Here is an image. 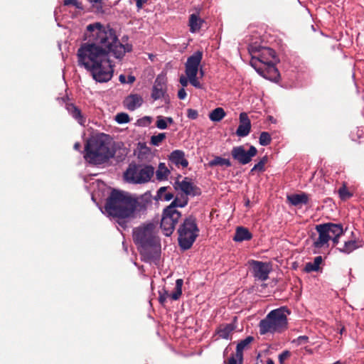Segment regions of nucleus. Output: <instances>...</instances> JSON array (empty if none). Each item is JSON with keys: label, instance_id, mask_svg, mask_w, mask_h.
<instances>
[{"label": "nucleus", "instance_id": "2f4dec72", "mask_svg": "<svg viewBox=\"0 0 364 364\" xmlns=\"http://www.w3.org/2000/svg\"><path fill=\"white\" fill-rule=\"evenodd\" d=\"M170 173V170L166 166L165 164L160 163L159 165V168L156 171V178L160 181L166 180Z\"/></svg>", "mask_w": 364, "mask_h": 364}, {"label": "nucleus", "instance_id": "0e129e2a", "mask_svg": "<svg viewBox=\"0 0 364 364\" xmlns=\"http://www.w3.org/2000/svg\"><path fill=\"white\" fill-rule=\"evenodd\" d=\"M74 149L77 151H80L81 144L80 142H75L73 146Z\"/></svg>", "mask_w": 364, "mask_h": 364}, {"label": "nucleus", "instance_id": "f704fd0d", "mask_svg": "<svg viewBox=\"0 0 364 364\" xmlns=\"http://www.w3.org/2000/svg\"><path fill=\"white\" fill-rule=\"evenodd\" d=\"M272 142V137L269 132H262L259 137V143L261 146H268Z\"/></svg>", "mask_w": 364, "mask_h": 364}, {"label": "nucleus", "instance_id": "09e8293b", "mask_svg": "<svg viewBox=\"0 0 364 364\" xmlns=\"http://www.w3.org/2000/svg\"><path fill=\"white\" fill-rule=\"evenodd\" d=\"M187 117L190 119H196L198 117V112L196 109L189 108L187 109Z\"/></svg>", "mask_w": 364, "mask_h": 364}, {"label": "nucleus", "instance_id": "49530a36", "mask_svg": "<svg viewBox=\"0 0 364 364\" xmlns=\"http://www.w3.org/2000/svg\"><path fill=\"white\" fill-rule=\"evenodd\" d=\"M309 337L307 336H299L294 339L291 343L299 346L309 343Z\"/></svg>", "mask_w": 364, "mask_h": 364}, {"label": "nucleus", "instance_id": "412c9836", "mask_svg": "<svg viewBox=\"0 0 364 364\" xmlns=\"http://www.w3.org/2000/svg\"><path fill=\"white\" fill-rule=\"evenodd\" d=\"M287 200L294 206L306 205L309 201V195L304 192L287 196Z\"/></svg>", "mask_w": 364, "mask_h": 364}, {"label": "nucleus", "instance_id": "c9c22d12", "mask_svg": "<svg viewBox=\"0 0 364 364\" xmlns=\"http://www.w3.org/2000/svg\"><path fill=\"white\" fill-rule=\"evenodd\" d=\"M166 134L164 132L159 133L157 135L151 136L150 144L154 146H159L160 144L166 139Z\"/></svg>", "mask_w": 364, "mask_h": 364}, {"label": "nucleus", "instance_id": "13d9d810", "mask_svg": "<svg viewBox=\"0 0 364 364\" xmlns=\"http://www.w3.org/2000/svg\"><path fill=\"white\" fill-rule=\"evenodd\" d=\"M135 80H136L135 76H134L132 75H129L127 76V84L131 85V84L134 83Z\"/></svg>", "mask_w": 364, "mask_h": 364}, {"label": "nucleus", "instance_id": "680f3d73", "mask_svg": "<svg viewBox=\"0 0 364 364\" xmlns=\"http://www.w3.org/2000/svg\"><path fill=\"white\" fill-rule=\"evenodd\" d=\"M339 237L340 236H332L331 239L334 245H337L339 242Z\"/></svg>", "mask_w": 364, "mask_h": 364}, {"label": "nucleus", "instance_id": "5fc2aeb1", "mask_svg": "<svg viewBox=\"0 0 364 364\" xmlns=\"http://www.w3.org/2000/svg\"><path fill=\"white\" fill-rule=\"evenodd\" d=\"M186 96H187V93L183 87L181 88L178 91V97L180 100H184L186 97Z\"/></svg>", "mask_w": 364, "mask_h": 364}, {"label": "nucleus", "instance_id": "a211bd4d", "mask_svg": "<svg viewBox=\"0 0 364 364\" xmlns=\"http://www.w3.org/2000/svg\"><path fill=\"white\" fill-rule=\"evenodd\" d=\"M65 109L68 111V114L75 121H77L79 124H80L81 126H85L86 123V118L82 114L80 109L78 107H77L74 103L66 102Z\"/></svg>", "mask_w": 364, "mask_h": 364}, {"label": "nucleus", "instance_id": "72a5a7b5", "mask_svg": "<svg viewBox=\"0 0 364 364\" xmlns=\"http://www.w3.org/2000/svg\"><path fill=\"white\" fill-rule=\"evenodd\" d=\"M183 284V280L182 279H178L176 281V287L175 290L171 294H168V296L173 301H177L179 299L181 296L182 295V287Z\"/></svg>", "mask_w": 364, "mask_h": 364}, {"label": "nucleus", "instance_id": "ddd939ff", "mask_svg": "<svg viewBox=\"0 0 364 364\" xmlns=\"http://www.w3.org/2000/svg\"><path fill=\"white\" fill-rule=\"evenodd\" d=\"M278 62H273L269 64L264 65L265 68H254L256 72L263 77L264 78L269 80L272 82H277L280 78V73L276 67V64Z\"/></svg>", "mask_w": 364, "mask_h": 364}, {"label": "nucleus", "instance_id": "e2e57ef3", "mask_svg": "<svg viewBox=\"0 0 364 364\" xmlns=\"http://www.w3.org/2000/svg\"><path fill=\"white\" fill-rule=\"evenodd\" d=\"M166 124H172L174 123L173 119L171 117H164Z\"/></svg>", "mask_w": 364, "mask_h": 364}, {"label": "nucleus", "instance_id": "a878e982", "mask_svg": "<svg viewBox=\"0 0 364 364\" xmlns=\"http://www.w3.org/2000/svg\"><path fill=\"white\" fill-rule=\"evenodd\" d=\"M189 199L186 196H178L172 200L171 203L167 206L171 209L177 210L178 208H185L188 203Z\"/></svg>", "mask_w": 364, "mask_h": 364}, {"label": "nucleus", "instance_id": "c756f323", "mask_svg": "<svg viewBox=\"0 0 364 364\" xmlns=\"http://www.w3.org/2000/svg\"><path fill=\"white\" fill-rule=\"evenodd\" d=\"M358 248V245L355 240H348L344 242L342 247H337L336 250L343 254L349 255Z\"/></svg>", "mask_w": 364, "mask_h": 364}, {"label": "nucleus", "instance_id": "f8f14e48", "mask_svg": "<svg viewBox=\"0 0 364 364\" xmlns=\"http://www.w3.org/2000/svg\"><path fill=\"white\" fill-rule=\"evenodd\" d=\"M167 91V78L165 74H159L152 86L151 97L153 100L156 101L164 96L165 92Z\"/></svg>", "mask_w": 364, "mask_h": 364}, {"label": "nucleus", "instance_id": "6e6d98bb", "mask_svg": "<svg viewBox=\"0 0 364 364\" xmlns=\"http://www.w3.org/2000/svg\"><path fill=\"white\" fill-rule=\"evenodd\" d=\"M188 77H185L183 75H181L180 77V80H179V82L181 83V85L183 86V87H186L188 85Z\"/></svg>", "mask_w": 364, "mask_h": 364}, {"label": "nucleus", "instance_id": "603ef678", "mask_svg": "<svg viewBox=\"0 0 364 364\" xmlns=\"http://www.w3.org/2000/svg\"><path fill=\"white\" fill-rule=\"evenodd\" d=\"M174 198V194L172 192H165L163 194V200L164 201H170L172 200Z\"/></svg>", "mask_w": 364, "mask_h": 364}, {"label": "nucleus", "instance_id": "cd10ccee", "mask_svg": "<svg viewBox=\"0 0 364 364\" xmlns=\"http://www.w3.org/2000/svg\"><path fill=\"white\" fill-rule=\"evenodd\" d=\"M208 166L210 168L215 166L230 167L232 166V163L229 159H225L219 156H215L212 160L208 161Z\"/></svg>", "mask_w": 364, "mask_h": 364}, {"label": "nucleus", "instance_id": "6ab92c4d", "mask_svg": "<svg viewBox=\"0 0 364 364\" xmlns=\"http://www.w3.org/2000/svg\"><path fill=\"white\" fill-rule=\"evenodd\" d=\"M193 185L190 178L185 177L181 181L178 179L175 181L173 186L176 191H181L183 193L181 195L188 197L191 194Z\"/></svg>", "mask_w": 364, "mask_h": 364}, {"label": "nucleus", "instance_id": "9b49d317", "mask_svg": "<svg viewBox=\"0 0 364 364\" xmlns=\"http://www.w3.org/2000/svg\"><path fill=\"white\" fill-rule=\"evenodd\" d=\"M252 276L260 281H266L272 270L269 263L252 259L250 261Z\"/></svg>", "mask_w": 364, "mask_h": 364}, {"label": "nucleus", "instance_id": "4c0bfd02", "mask_svg": "<svg viewBox=\"0 0 364 364\" xmlns=\"http://www.w3.org/2000/svg\"><path fill=\"white\" fill-rule=\"evenodd\" d=\"M349 136L353 141L359 142V139L363 136V132L362 129L356 127L350 132Z\"/></svg>", "mask_w": 364, "mask_h": 364}, {"label": "nucleus", "instance_id": "473e14b6", "mask_svg": "<svg viewBox=\"0 0 364 364\" xmlns=\"http://www.w3.org/2000/svg\"><path fill=\"white\" fill-rule=\"evenodd\" d=\"M254 341V337L252 336H247L245 339L241 340L236 346V353L240 356H243L244 349Z\"/></svg>", "mask_w": 364, "mask_h": 364}, {"label": "nucleus", "instance_id": "ea45409f", "mask_svg": "<svg viewBox=\"0 0 364 364\" xmlns=\"http://www.w3.org/2000/svg\"><path fill=\"white\" fill-rule=\"evenodd\" d=\"M152 117L150 116H144L136 121V124L139 127H149L152 122Z\"/></svg>", "mask_w": 364, "mask_h": 364}, {"label": "nucleus", "instance_id": "f03ea898", "mask_svg": "<svg viewBox=\"0 0 364 364\" xmlns=\"http://www.w3.org/2000/svg\"><path fill=\"white\" fill-rule=\"evenodd\" d=\"M169 186L160 187L153 197L147 191L141 195H132L124 191L113 189L107 198L102 213L116 224L117 228L125 230L129 228L131 220L145 216L148 208L151 207L152 200H163V194Z\"/></svg>", "mask_w": 364, "mask_h": 364}, {"label": "nucleus", "instance_id": "6e6552de", "mask_svg": "<svg viewBox=\"0 0 364 364\" xmlns=\"http://www.w3.org/2000/svg\"><path fill=\"white\" fill-rule=\"evenodd\" d=\"M248 51L252 56L250 65L254 68H257L258 63L267 65L273 62H279L275 50L271 48L262 46L256 43L250 44L248 47Z\"/></svg>", "mask_w": 364, "mask_h": 364}, {"label": "nucleus", "instance_id": "dca6fc26", "mask_svg": "<svg viewBox=\"0 0 364 364\" xmlns=\"http://www.w3.org/2000/svg\"><path fill=\"white\" fill-rule=\"evenodd\" d=\"M316 230L318 233V237L314 242L315 248H321L323 247L331 239V235H329L324 224H319L316 226Z\"/></svg>", "mask_w": 364, "mask_h": 364}, {"label": "nucleus", "instance_id": "bf43d9fd", "mask_svg": "<svg viewBox=\"0 0 364 364\" xmlns=\"http://www.w3.org/2000/svg\"><path fill=\"white\" fill-rule=\"evenodd\" d=\"M119 81L122 84H125V83H127V78H126V76H125L124 74H121V75L119 76Z\"/></svg>", "mask_w": 364, "mask_h": 364}, {"label": "nucleus", "instance_id": "c85d7f7f", "mask_svg": "<svg viewBox=\"0 0 364 364\" xmlns=\"http://www.w3.org/2000/svg\"><path fill=\"white\" fill-rule=\"evenodd\" d=\"M323 262L321 256H317L314 258L313 262H307L304 267V272L306 273L312 272H318L320 269V264Z\"/></svg>", "mask_w": 364, "mask_h": 364}, {"label": "nucleus", "instance_id": "aec40b11", "mask_svg": "<svg viewBox=\"0 0 364 364\" xmlns=\"http://www.w3.org/2000/svg\"><path fill=\"white\" fill-rule=\"evenodd\" d=\"M168 160L178 167L181 166L183 168H186L188 166V161L185 158V153L182 150L176 149L172 151L168 155Z\"/></svg>", "mask_w": 364, "mask_h": 364}, {"label": "nucleus", "instance_id": "774afa93", "mask_svg": "<svg viewBox=\"0 0 364 364\" xmlns=\"http://www.w3.org/2000/svg\"><path fill=\"white\" fill-rule=\"evenodd\" d=\"M267 364H274V362L272 359L269 358L267 360Z\"/></svg>", "mask_w": 364, "mask_h": 364}, {"label": "nucleus", "instance_id": "5701e85b", "mask_svg": "<svg viewBox=\"0 0 364 364\" xmlns=\"http://www.w3.org/2000/svg\"><path fill=\"white\" fill-rule=\"evenodd\" d=\"M252 238V234L245 227L240 226L236 228L233 240L235 242L248 241Z\"/></svg>", "mask_w": 364, "mask_h": 364}, {"label": "nucleus", "instance_id": "4be33fe9", "mask_svg": "<svg viewBox=\"0 0 364 364\" xmlns=\"http://www.w3.org/2000/svg\"><path fill=\"white\" fill-rule=\"evenodd\" d=\"M111 151L114 152L113 158H114L117 162L124 161L128 154V150L123 146V144L115 145L114 143H112Z\"/></svg>", "mask_w": 364, "mask_h": 364}, {"label": "nucleus", "instance_id": "a18cd8bd", "mask_svg": "<svg viewBox=\"0 0 364 364\" xmlns=\"http://www.w3.org/2000/svg\"><path fill=\"white\" fill-rule=\"evenodd\" d=\"M198 74L187 75L190 83L196 88L201 89L202 85L197 79Z\"/></svg>", "mask_w": 364, "mask_h": 364}, {"label": "nucleus", "instance_id": "3c124183", "mask_svg": "<svg viewBox=\"0 0 364 364\" xmlns=\"http://www.w3.org/2000/svg\"><path fill=\"white\" fill-rule=\"evenodd\" d=\"M290 356V352L289 350H284L279 355V361L282 364L283 362Z\"/></svg>", "mask_w": 364, "mask_h": 364}, {"label": "nucleus", "instance_id": "4d7b16f0", "mask_svg": "<svg viewBox=\"0 0 364 364\" xmlns=\"http://www.w3.org/2000/svg\"><path fill=\"white\" fill-rule=\"evenodd\" d=\"M146 0H136V7L138 11L143 8L144 4L146 3Z\"/></svg>", "mask_w": 364, "mask_h": 364}, {"label": "nucleus", "instance_id": "2eb2a0df", "mask_svg": "<svg viewBox=\"0 0 364 364\" xmlns=\"http://www.w3.org/2000/svg\"><path fill=\"white\" fill-rule=\"evenodd\" d=\"M240 124L236 130L235 134L239 137L247 136L251 130V122L246 112L240 114Z\"/></svg>", "mask_w": 364, "mask_h": 364}, {"label": "nucleus", "instance_id": "052dcab7", "mask_svg": "<svg viewBox=\"0 0 364 364\" xmlns=\"http://www.w3.org/2000/svg\"><path fill=\"white\" fill-rule=\"evenodd\" d=\"M161 99H163L165 103L168 104L170 102L169 95L167 94V91L165 92L164 96L161 97Z\"/></svg>", "mask_w": 364, "mask_h": 364}, {"label": "nucleus", "instance_id": "f257e3e1", "mask_svg": "<svg viewBox=\"0 0 364 364\" xmlns=\"http://www.w3.org/2000/svg\"><path fill=\"white\" fill-rule=\"evenodd\" d=\"M83 39L87 43L77 50L78 65L90 71L93 80L100 83L107 82L113 77L110 55L121 60L133 49L132 44L119 41L114 28L100 22L87 25Z\"/></svg>", "mask_w": 364, "mask_h": 364}, {"label": "nucleus", "instance_id": "0eeeda50", "mask_svg": "<svg viewBox=\"0 0 364 364\" xmlns=\"http://www.w3.org/2000/svg\"><path fill=\"white\" fill-rule=\"evenodd\" d=\"M154 173V168L151 165L130 164L124 173V178L129 183L142 184L149 182Z\"/></svg>", "mask_w": 364, "mask_h": 364}, {"label": "nucleus", "instance_id": "e433bc0d", "mask_svg": "<svg viewBox=\"0 0 364 364\" xmlns=\"http://www.w3.org/2000/svg\"><path fill=\"white\" fill-rule=\"evenodd\" d=\"M338 194L341 200H346L350 198L353 197V194L350 192L346 186L343 184L339 189H338Z\"/></svg>", "mask_w": 364, "mask_h": 364}, {"label": "nucleus", "instance_id": "8fccbe9b", "mask_svg": "<svg viewBox=\"0 0 364 364\" xmlns=\"http://www.w3.org/2000/svg\"><path fill=\"white\" fill-rule=\"evenodd\" d=\"M168 296V293L165 289H163V292L159 291V303L163 305L166 302Z\"/></svg>", "mask_w": 364, "mask_h": 364}, {"label": "nucleus", "instance_id": "9d476101", "mask_svg": "<svg viewBox=\"0 0 364 364\" xmlns=\"http://www.w3.org/2000/svg\"><path fill=\"white\" fill-rule=\"evenodd\" d=\"M257 149L253 145H250L246 150L242 145L233 146L231 150L232 159L241 165H246L252 161V158L257 154Z\"/></svg>", "mask_w": 364, "mask_h": 364}, {"label": "nucleus", "instance_id": "58836bf2", "mask_svg": "<svg viewBox=\"0 0 364 364\" xmlns=\"http://www.w3.org/2000/svg\"><path fill=\"white\" fill-rule=\"evenodd\" d=\"M114 119L118 124H123L129 122L130 117L127 113L120 112L117 114Z\"/></svg>", "mask_w": 364, "mask_h": 364}, {"label": "nucleus", "instance_id": "c03bdc74", "mask_svg": "<svg viewBox=\"0 0 364 364\" xmlns=\"http://www.w3.org/2000/svg\"><path fill=\"white\" fill-rule=\"evenodd\" d=\"M243 356H240L236 353L235 354H232L229 358L227 364H242Z\"/></svg>", "mask_w": 364, "mask_h": 364}, {"label": "nucleus", "instance_id": "423d86ee", "mask_svg": "<svg viewBox=\"0 0 364 364\" xmlns=\"http://www.w3.org/2000/svg\"><path fill=\"white\" fill-rule=\"evenodd\" d=\"M196 218L190 215L186 217L178 228V242L180 249L186 251L191 248L199 235Z\"/></svg>", "mask_w": 364, "mask_h": 364}, {"label": "nucleus", "instance_id": "39448f33", "mask_svg": "<svg viewBox=\"0 0 364 364\" xmlns=\"http://www.w3.org/2000/svg\"><path fill=\"white\" fill-rule=\"evenodd\" d=\"M291 311L287 306H281L269 311L259 323L260 335L281 333L288 328L287 315Z\"/></svg>", "mask_w": 364, "mask_h": 364}, {"label": "nucleus", "instance_id": "4468645a", "mask_svg": "<svg viewBox=\"0 0 364 364\" xmlns=\"http://www.w3.org/2000/svg\"><path fill=\"white\" fill-rule=\"evenodd\" d=\"M202 58L203 52L200 50H197L194 52L193 55H191L187 58L186 63L185 64V72L186 75L191 74H198V68L202 60Z\"/></svg>", "mask_w": 364, "mask_h": 364}, {"label": "nucleus", "instance_id": "37998d69", "mask_svg": "<svg viewBox=\"0 0 364 364\" xmlns=\"http://www.w3.org/2000/svg\"><path fill=\"white\" fill-rule=\"evenodd\" d=\"M156 127L161 130L166 129L168 128V125L164 116H157Z\"/></svg>", "mask_w": 364, "mask_h": 364}, {"label": "nucleus", "instance_id": "bb28decb", "mask_svg": "<svg viewBox=\"0 0 364 364\" xmlns=\"http://www.w3.org/2000/svg\"><path fill=\"white\" fill-rule=\"evenodd\" d=\"M323 224L331 237L341 236L344 233L343 227L341 223H326Z\"/></svg>", "mask_w": 364, "mask_h": 364}, {"label": "nucleus", "instance_id": "7ed1b4c3", "mask_svg": "<svg viewBox=\"0 0 364 364\" xmlns=\"http://www.w3.org/2000/svg\"><path fill=\"white\" fill-rule=\"evenodd\" d=\"M153 223H144L133 229L132 237L136 245L141 261L158 264L161 255L160 239L154 233Z\"/></svg>", "mask_w": 364, "mask_h": 364}, {"label": "nucleus", "instance_id": "79ce46f5", "mask_svg": "<svg viewBox=\"0 0 364 364\" xmlns=\"http://www.w3.org/2000/svg\"><path fill=\"white\" fill-rule=\"evenodd\" d=\"M268 161L267 156H264L258 163L254 165L255 169H257L258 171L263 172L265 171V164Z\"/></svg>", "mask_w": 364, "mask_h": 364}, {"label": "nucleus", "instance_id": "b1692460", "mask_svg": "<svg viewBox=\"0 0 364 364\" xmlns=\"http://www.w3.org/2000/svg\"><path fill=\"white\" fill-rule=\"evenodd\" d=\"M204 23V20L198 16L197 14H192L189 16L188 25L190 26V32L194 33L198 31Z\"/></svg>", "mask_w": 364, "mask_h": 364}, {"label": "nucleus", "instance_id": "864d4df0", "mask_svg": "<svg viewBox=\"0 0 364 364\" xmlns=\"http://www.w3.org/2000/svg\"><path fill=\"white\" fill-rule=\"evenodd\" d=\"M201 195V190L199 187L193 185V190L191 192V194L190 196L194 197V196H199Z\"/></svg>", "mask_w": 364, "mask_h": 364}, {"label": "nucleus", "instance_id": "393cba45", "mask_svg": "<svg viewBox=\"0 0 364 364\" xmlns=\"http://www.w3.org/2000/svg\"><path fill=\"white\" fill-rule=\"evenodd\" d=\"M235 326L232 323H227L225 325H221L216 329V334L223 339H230V334L235 330Z\"/></svg>", "mask_w": 364, "mask_h": 364}, {"label": "nucleus", "instance_id": "69168bd1", "mask_svg": "<svg viewBox=\"0 0 364 364\" xmlns=\"http://www.w3.org/2000/svg\"><path fill=\"white\" fill-rule=\"evenodd\" d=\"M346 331V328L344 326H341L340 328H338V332L343 335V333Z\"/></svg>", "mask_w": 364, "mask_h": 364}, {"label": "nucleus", "instance_id": "a19ab883", "mask_svg": "<svg viewBox=\"0 0 364 364\" xmlns=\"http://www.w3.org/2000/svg\"><path fill=\"white\" fill-rule=\"evenodd\" d=\"M64 6H69L73 5L76 9H77L80 11H84L85 8L82 5V4L77 0H64L63 1Z\"/></svg>", "mask_w": 364, "mask_h": 364}, {"label": "nucleus", "instance_id": "7c9ffc66", "mask_svg": "<svg viewBox=\"0 0 364 364\" xmlns=\"http://www.w3.org/2000/svg\"><path fill=\"white\" fill-rule=\"evenodd\" d=\"M226 115L223 108L217 107L211 111L209 114V119L213 122H220Z\"/></svg>", "mask_w": 364, "mask_h": 364}, {"label": "nucleus", "instance_id": "1a4fd4ad", "mask_svg": "<svg viewBox=\"0 0 364 364\" xmlns=\"http://www.w3.org/2000/svg\"><path fill=\"white\" fill-rule=\"evenodd\" d=\"M181 217L182 214L181 211L178 210H173L167 206L164 208L160 228L165 236L170 237L173 234L176 225Z\"/></svg>", "mask_w": 364, "mask_h": 364}, {"label": "nucleus", "instance_id": "338daca9", "mask_svg": "<svg viewBox=\"0 0 364 364\" xmlns=\"http://www.w3.org/2000/svg\"><path fill=\"white\" fill-rule=\"evenodd\" d=\"M269 120L272 123H276V119L272 116H269Z\"/></svg>", "mask_w": 364, "mask_h": 364}, {"label": "nucleus", "instance_id": "de8ad7c7", "mask_svg": "<svg viewBox=\"0 0 364 364\" xmlns=\"http://www.w3.org/2000/svg\"><path fill=\"white\" fill-rule=\"evenodd\" d=\"M90 4H92L93 6H95V4H96L95 8L97 11L100 13H103V5H102V0H87Z\"/></svg>", "mask_w": 364, "mask_h": 364}, {"label": "nucleus", "instance_id": "f3484780", "mask_svg": "<svg viewBox=\"0 0 364 364\" xmlns=\"http://www.w3.org/2000/svg\"><path fill=\"white\" fill-rule=\"evenodd\" d=\"M143 102V97L140 95L131 93L124 98L123 105L128 110L134 111L140 107Z\"/></svg>", "mask_w": 364, "mask_h": 364}, {"label": "nucleus", "instance_id": "20e7f679", "mask_svg": "<svg viewBox=\"0 0 364 364\" xmlns=\"http://www.w3.org/2000/svg\"><path fill=\"white\" fill-rule=\"evenodd\" d=\"M112 141L108 134H100L90 137L84 148V159L93 166H100L114 157V152L111 151Z\"/></svg>", "mask_w": 364, "mask_h": 364}]
</instances>
